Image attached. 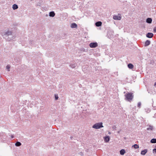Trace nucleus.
Returning a JSON list of instances; mask_svg holds the SVG:
<instances>
[{"mask_svg": "<svg viewBox=\"0 0 156 156\" xmlns=\"http://www.w3.org/2000/svg\"><path fill=\"white\" fill-rule=\"evenodd\" d=\"M12 32L9 30H8L7 31H5L3 32H1V34L3 37L4 36L5 37H7L11 35L12 34Z\"/></svg>", "mask_w": 156, "mask_h": 156, "instance_id": "obj_1", "label": "nucleus"}, {"mask_svg": "<svg viewBox=\"0 0 156 156\" xmlns=\"http://www.w3.org/2000/svg\"><path fill=\"white\" fill-rule=\"evenodd\" d=\"M126 99L129 101L133 99V96L132 93H127L125 95Z\"/></svg>", "mask_w": 156, "mask_h": 156, "instance_id": "obj_2", "label": "nucleus"}, {"mask_svg": "<svg viewBox=\"0 0 156 156\" xmlns=\"http://www.w3.org/2000/svg\"><path fill=\"white\" fill-rule=\"evenodd\" d=\"M102 122H99L95 123L93 126L92 127L95 129H99L103 127Z\"/></svg>", "mask_w": 156, "mask_h": 156, "instance_id": "obj_3", "label": "nucleus"}, {"mask_svg": "<svg viewBox=\"0 0 156 156\" xmlns=\"http://www.w3.org/2000/svg\"><path fill=\"white\" fill-rule=\"evenodd\" d=\"M7 138L6 134L4 133H0V138L3 141H5Z\"/></svg>", "mask_w": 156, "mask_h": 156, "instance_id": "obj_4", "label": "nucleus"}, {"mask_svg": "<svg viewBox=\"0 0 156 156\" xmlns=\"http://www.w3.org/2000/svg\"><path fill=\"white\" fill-rule=\"evenodd\" d=\"M98 44L97 42H92L90 44L89 46L91 48H95L97 47Z\"/></svg>", "mask_w": 156, "mask_h": 156, "instance_id": "obj_5", "label": "nucleus"}, {"mask_svg": "<svg viewBox=\"0 0 156 156\" xmlns=\"http://www.w3.org/2000/svg\"><path fill=\"white\" fill-rule=\"evenodd\" d=\"M114 34V32L113 31H109L108 32V37H109L110 38L112 37H113Z\"/></svg>", "mask_w": 156, "mask_h": 156, "instance_id": "obj_6", "label": "nucleus"}, {"mask_svg": "<svg viewBox=\"0 0 156 156\" xmlns=\"http://www.w3.org/2000/svg\"><path fill=\"white\" fill-rule=\"evenodd\" d=\"M153 36V34L151 33H148L146 34V37L149 38H151Z\"/></svg>", "mask_w": 156, "mask_h": 156, "instance_id": "obj_7", "label": "nucleus"}, {"mask_svg": "<svg viewBox=\"0 0 156 156\" xmlns=\"http://www.w3.org/2000/svg\"><path fill=\"white\" fill-rule=\"evenodd\" d=\"M104 141L106 142H108L109 141L110 138L109 136H106L104 137Z\"/></svg>", "mask_w": 156, "mask_h": 156, "instance_id": "obj_8", "label": "nucleus"}, {"mask_svg": "<svg viewBox=\"0 0 156 156\" xmlns=\"http://www.w3.org/2000/svg\"><path fill=\"white\" fill-rule=\"evenodd\" d=\"M71 27L73 28H77V25L75 23H73L71 24Z\"/></svg>", "mask_w": 156, "mask_h": 156, "instance_id": "obj_9", "label": "nucleus"}, {"mask_svg": "<svg viewBox=\"0 0 156 156\" xmlns=\"http://www.w3.org/2000/svg\"><path fill=\"white\" fill-rule=\"evenodd\" d=\"M113 19L115 20H120L121 19V17L120 16L115 15L113 16Z\"/></svg>", "mask_w": 156, "mask_h": 156, "instance_id": "obj_10", "label": "nucleus"}, {"mask_svg": "<svg viewBox=\"0 0 156 156\" xmlns=\"http://www.w3.org/2000/svg\"><path fill=\"white\" fill-rule=\"evenodd\" d=\"M102 22L101 21H98L95 23L96 26L99 27L101 26Z\"/></svg>", "mask_w": 156, "mask_h": 156, "instance_id": "obj_11", "label": "nucleus"}, {"mask_svg": "<svg viewBox=\"0 0 156 156\" xmlns=\"http://www.w3.org/2000/svg\"><path fill=\"white\" fill-rule=\"evenodd\" d=\"M55 15V13L54 11H51L49 12V16L50 17H53Z\"/></svg>", "mask_w": 156, "mask_h": 156, "instance_id": "obj_12", "label": "nucleus"}, {"mask_svg": "<svg viewBox=\"0 0 156 156\" xmlns=\"http://www.w3.org/2000/svg\"><path fill=\"white\" fill-rule=\"evenodd\" d=\"M152 22V19L151 18H147L146 20V22L148 23H151Z\"/></svg>", "mask_w": 156, "mask_h": 156, "instance_id": "obj_13", "label": "nucleus"}, {"mask_svg": "<svg viewBox=\"0 0 156 156\" xmlns=\"http://www.w3.org/2000/svg\"><path fill=\"white\" fill-rule=\"evenodd\" d=\"M150 43H151L150 41L148 40H147L145 42L144 46H148L150 44Z\"/></svg>", "mask_w": 156, "mask_h": 156, "instance_id": "obj_14", "label": "nucleus"}, {"mask_svg": "<svg viewBox=\"0 0 156 156\" xmlns=\"http://www.w3.org/2000/svg\"><path fill=\"white\" fill-rule=\"evenodd\" d=\"M147 151V150L145 149L144 150L142 151L141 152V154L143 155H144L146 153Z\"/></svg>", "mask_w": 156, "mask_h": 156, "instance_id": "obj_15", "label": "nucleus"}, {"mask_svg": "<svg viewBox=\"0 0 156 156\" xmlns=\"http://www.w3.org/2000/svg\"><path fill=\"white\" fill-rule=\"evenodd\" d=\"M126 153L124 149H122L120 151V153L121 155H123Z\"/></svg>", "mask_w": 156, "mask_h": 156, "instance_id": "obj_16", "label": "nucleus"}, {"mask_svg": "<svg viewBox=\"0 0 156 156\" xmlns=\"http://www.w3.org/2000/svg\"><path fill=\"white\" fill-rule=\"evenodd\" d=\"M18 8V6L16 4H14L12 5V8L14 10L17 9Z\"/></svg>", "mask_w": 156, "mask_h": 156, "instance_id": "obj_17", "label": "nucleus"}, {"mask_svg": "<svg viewBox=\"0 0 156 156\" xmlns=\"http://www.w3.org/2000/svg\"><path fill=\"white\" fill-rule=\"evenodd\" d=\"M128 67L131 69H132L133 68V65L131 63H129L128 65Z\"/></svg>", "mask_w": 156, "mask_h": 156, "instance_id": "obj_18", "label": "nucleus"}, {"mask_svg": "<svg viewBox=\"0 0 156 156\" xmlns=\"http://www.w3.org/2000/svg\"><path fill=\"white\" fill-rule=\"evenodd\" d=\"M15 145L17 147H19L21 145V143L20 142L17 141L15 143Z\"/></svg>", "mask_w": 156, "mask_h": 156, "instance_id": "obj_19", "label": "nucleus"}, {"mask_svg": "<svg viewBox=\"0 0 156 156\" xmlns=\"http://www.w3.org/2000/svg\"><path fill=\"white\" fill-rule=\"evenodd\" d=\"M151 143L152 144L156 143V139L153 138L151 140Z\"/></svg>", "mask_w": 156, "mask_h": 156, "instance_id": "obj_20", "label": "nucleus"}, {"mask_svg": "<svg viewBox=\"0 0 156 156\" xmlns=\"http://www.w3.org/2000/svg\"><path fill=\"white\" fill-rule=\"evenodd\" d=\"M76 64L74 63L71 64L69 65V66L72 68H75L76 67Z\"/></svg>", "mask_w": 156, "mask_h": 156, "instance_id": "obj_21", "label": "nucleus"}, {"mask_svg": "<svg viewBox=\"0 0 156 156\" xmlns=\"http://www.w3.org/2000/svg\"><path fill=\"white\" fill-rule=\"evenodd\" d=\"M153 129V126L151 125H149V127L147 128V129L148 130H152Z\"/></svg>", "mask_w": 156, "mask_h": 156, "instance_id": "obj_22", "label": "nucleus"}, {"mask_svg": "<svg viewBox=\"0 0 156 156\" xmlns=\"http://www.w3.org/2000/svg\"><path fill=\"white\" fill-rule=\"evenodd\" d=\"M132 147H133L135 149H137L139 147V146L137 144H135L133 145Z\"/></svg>", "mask_w": 156, "mask_h": 156, "instance_id": "obj_23", "label": "nucleus"}, {"mask_svg": "<svg viewBox=\"0 0 156 156\" xmlns=\"http://www.w3.org/2000/svg\"><path fill=\"white\" fill-rule=\"evenodd\" d=\"M10 66L9 65H8L6 66V69L8 70V71H9V69L10 68Z\"/></svg>", "mask_w": 156, "mask_h": 156, "instance_id": "obj_24", "label": "nucleus"}, {"mask_svg": "<svg viewBox=\"0 0 156 156\" xmlns=\"http://www.w3.org/2000/svg\"><path fill=\"white\" fill-rule=\"evenodd\" d=\"M141 103L140 102H139L138 103V104H137V107L139 108H140V106H141Z\"/></svg>", "mask_w": 156, "mask_h": 156, "instance_id": "obj_25", "label": "nucleus"}, {"mask_svg": "<svg viewBox=\"0 0 156 156\" xmlns=\"http://www.w3.org/2000/svg\"><path fill=\"white\" fill-rule=\"evenodd\" d=\"M116 126L114 125L112 127V129H113V130H115L116 129Z\"/></svg>", "mask_w": 156, "mask_h": 156, "instance_id": "obj_26", "label": "nucleus"}, {"mask_svg": "<svg viewBox=\"0 0 156 156\" xmlns=\"http://www.w3.org/2000/svg\"><path fill=\"white\" fill-rule=\"evenodd\" d=\"M153 153L156 154V148H154L153 149Z\"/></svg>", "mask_w": 156, "mask_h": 156, "instance_id": "obj_27", "label": "nucleus"}, {"mask_svg": "<svg viewBox=\"0 0 156 156\" xmlns=\"http://www.w3.org/2000/svg\"><path fill=\"white\" fill-rule=\"evenodd\" d=\"M153 31L154 33H156V27L154 28Z\"/></svg>", "mask_w": 156, "mask_h": 156, "instance_id": "obj_28", "label": "nucleus"}, {"mask_svg": "<svg viewBox=\"0 0 156 156\" xmlns=\"http://www.w3.org/2000/svg\"><path fill=\"white\" fill-rule=\"evenodd\" d=\"M55 98L56 100H57L58 99V95H55Z\"/></svg>", "mask_w": 156, "mask_h": 156, "instance_id": "obj_29", "label": "nucleus"}, {"mask_svg": "<svg viewBox=\"0 0 156 156\" xmlns=\"http://www.w3.org/2000/svg\"><path fill=\"white\" fill-rule=\"evenodd\" d=\"M81 50L82 52H83L85 51V49L83 48H82Z\"/></svg>", "mask_w": 156, "mask_h": 156, "instance_id": "obj_30", "label": "nucleus"}, {"mask_svg": "<svg viewBox=\"0 0 156 156\" xmlns=\"http://www.w3.org/2000/svg\"><path fill=\"white\" fill-rule=\"evenodd\" d=\"M151 64H153L154 63V61L153 60H151Z\"/></svg>", "mask_w": 156, "mask_h": 156, "instance_id": "obj_31", "label": "nucleus"}, {"mask_svg": "<svg viewBox=\"0 0 156 156\" xmlns=\"http://www.w3.org/2000/svg\"><path fill=\"white\" fill-rule=\"evenodd\" d=\"M13 39V38L12 39L11 38H7V40L9 41H10L11 40H12Z\"/></svg>", "mask_w": 156, "mask_h": 156, "instance_id": "obj_32", "label": "nucleus"}, {"mask_svg": "<svg viewBox=\"0 0 156 156\" xmlns=\"http://www.w3.org/2000/svg\"><path fill=\"white\" fill-rule=\"evenodd\" d=\"M11 137L12 138H13L14 137V135H11Z\"/></svg>", "mask_w": 156, "mask_h": 156, "instance_id": "obj_33", "label": "nucleus"}, {"mask_svg": "<svg viewBox=\"0 0 156 156\" xmlns=\"http://www.w3.org/2000/svg\"><path fill=\"white\" fill-rule=\"evenodd\" d=\"M80 155H83V153H82V152H80Z\"/></svg>", "mask_w": 156, "mask_h": 156, "instance_id": "obj_34", "label": "nucleus"}, {"mask_svg": "<svg viewBox=\"0 0 156 156\" xmlns=\"http://www.w3.org/2000/svg\"><path fill=\"white\" fill-rule=\"evenodd\" d=\"M73 138V136H71V137H70V138H71V140H72V138Z\"/></svg>", "mask_w": 156, "mask_h": 156, "instance_id": "obj_35", "label": "nucleus"}, {"mask_svg": "<svg viewBox=\"0 0 156 156\" xmlns=\"http://www.w3.org/2000/svg\"><path fill=\"white\" fill-rule=\"evenodd\" d=\"M154 85H156V82H155V83H154Z\"/></svg>", "mask_w": 156, "mask_h": 156, "instance_id": "obj_36", "label": "nucleus"}, {"mask_svg": "<svg viewBox=\"0 0 156 156\" xmlns=\"http://www.w3.org/2000/svg\"><path fill=\"white\" fill-rule=\"evenodd\" d=\"M108 134H111V133H110V132H109L108 133Z\"/></svg>", "mask_w": 156, "mask_h": 156, "instance_id": "obj_37", "label": "nucleus"}, {"mask_svg": "<svg viewBox=\"0 0 156 156\" xmlns=\"http://www.w3.org/2000/svg\"><path fill=\"white\" fill-rule=\"evenodd\" d=\"M120 131H118V133H120Z\"/></svg>", "mask_w": 156, "mask_h": 156, "instance_id": "obj_38", "label": "nucleus"}, {"mask_svg": "<svg viewBox=\"0 0 156 156\" xmlns=\"http://www.w3.org/2000/svg\"><path fill=\"white\" fill-rule=\"evenodd\" d=\"M155 147H156V145Z\"/></svg>", "mask_w": 156, "mask_h": 156, "instance_id": "obj_39", "label": "nucleus"}]
</instances>
